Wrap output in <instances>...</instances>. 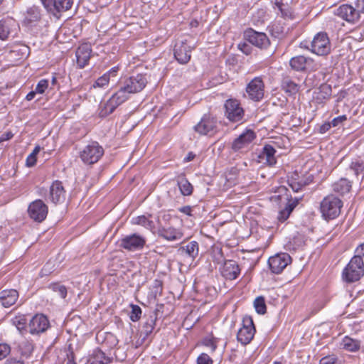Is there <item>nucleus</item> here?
I'll use <instances>...</instances> for the list:
<instances>
[{"label":"nucleus","instance_id":"nucleus-53","mask_svg":"<svg viewBox=\"0 0 364 364\" xmlns=\"http://www.w3.org/2000/svg\"><path fill=\"white\" fill-rule=\"evenodd\" d=\"M109 80L110 79L108 77V76L105 73L103 75H102L96 80L93 86L94 87H103L104 86L108 84Z\"/></svg>","mask_w":364,"mask_h":364},{"label":"nucleus","instance_id":"nucleus-30","mask_svg":"<svg viewBox=\"0 0 364 364\" xmlns=\"http://www.w3.org/2000/svg\"><path fill=\"white\" fill-rule=\"evenodd\" d=\"M275 6L279 11V14L284 20L290 21L294 19V11L287 3H284L282 0H275Z\"/></svg>","mask_w":364,"mask_h":364},{"label":"nucleus","instance_id":"nucleus-4","mask_svg":"<svg viewBox=\"0 0 364 364\" xmlns=\"http://www.w3.org/2000/svg\"><path fill=\"white\" fill-rule=\"evenodd\" d=\"M364 275L363 259L352 257L342 272V278L347 283L358 281Z\"/></svg>","mask_w":364,"mask_h":364},{"label":"nucleus","instance_id":"nucleus-63","mask_svg":"<svg viewBox=\"0 0 364 364\" xmlns=\"http://www.w3.org/2000/svg\"><path fill=\"white\" fill-rule=\"evenodd\" d=\"M298 203H299V199L298 198H295L293 201H289L288 203V204L287 205V206L285 207V208L287 210H289L291 209V213L292 210L294 209V208L298 204Z\"/></svg>","mask_w":364,"mask_h":364},{"label":"nucleus","instance_id":"nucleus-27","mask_svg":"<svg viewBox=\"0 0 364 364\" xmlns=\"http://www.w3.org/2000/svg\"><path fill=\"white\" fill-rule=\"evenodd\" d=\"M18 297V293L16 289H4L0 292V303L8 308L14 305Z\"/></svg>","mask_w":364,"mask_h":364},{"label":"nucleus","instance_id":"nucleus-5","mask_svg":"<svg viewBox=\"0 0 364 364\" xmlns=\"http://www.w3.org/2000/svg\"><path fill=\"white\" fill-rule=\"evenodd\" d=\"M334 14L349 23L358 21L360 14H364V0H357L355 8L348 4H343L335 10Z\"/></svg>","mask_w":364,"mask_h":364},{"label":"nucleus","instance_id":"nucleus-7","mask_svg":"<svg viewBox=\"0 0 364 364\" xmlns=\"http://www.w3.org/2000/svg\"><path fill=\"white\" fill-rule=\"evenodd\" d=\"M171 217L169 214H165L162 216L164 224L159 223L157 235L167 241H176L182 238L183 236V231L180 228L173 227L170 223H166Z\"/></svg>","mask_w":364,"mask_h":364},{"label":"nucleus","instance_id":"nucleus-60","mask_svg":"<svg viewBox=\"0 0 364 364\" xmlns=\"http://www.w3.org/2000/svg\"><path fill=\"white\" fill-rule=\"evenodd\" d=\"M353 257H358L363 259L364 257V242L359 245L355 250V255Z\"/></svg>","mask_w":364,"mask_h":364},{"label":"nucleus","instance_id":"nucleus-51","mask_svg":"<svg viewBox=\"0 0 364 364\" xmlns=\"http://www.w3.org/2000/svg\"><path fill=\"white\" fill-rule=\"evenodd\" d=\"M319 364H340V362L336 355H329L322 358Z\"/></svg>","mask_w":364,"mask_h":364},{"label":"nucleus","instance_id":"nucleus-12","mask_svg":"<svg viewBox=\"0 0 364 364\" xmlns=\"http://www.w3.org/2000/svg\"><path fill=\"white\" fill-rule=\"evenodd\" d=\"M289 65L292 70L298 72H312L318 69L319 65L312 58L304 55L291 58Z\"/></svg>","mask_w":364,"mask_h":364},{"label":"nucleus","instance_id":"nucleus-9","mask_svg":"<svg viewBox=\"0 0 364 364\" xmlns=\"http://www.w3.org/2000/svg\"><path fill=\"white\" fill-rule=\"evenodd\" d=\"M225 117L231 122L238 123L242 122L245 117V110L240 102L233 98L227 100L224 103Z\"/></svg>","mask_w":364,"mask_h":364},{"label":"nucleus","instance_id":"nucleus-45","mask_svg":"<svg viewBox=\"0 0 364 364\" xmlns=\"http://www.w3.org/2000/svg\"><path fill=\"white\" fill-rule=\"evenodd\" d=\"M41 151V146L37 145L35 146L33 151L27 156L26 160V165L28 167H33L36 165L37 161V154Z\"/></svg>","mask_w":364,"mask_h":364},{"label":"nucleus","instance_id":"nucleus-21","mask_svg":"<svg viewBox=\"0 0 364 364\" xmlns=\"http://www.w3.org/2000/svg\"><path fill=\"white\" fill-rule=\"evenodd\" d=\"M245 38L250 43L259 48H265L269 44V40L264 33L257 32L252 28L245 32Z\"/></svg>","mask_w":364,"mask_h":364},{"label":"nucleus","instance_id":"nucleus-20","mask_svg":"<svg viewBox=\"0 0 364 364\" xmlns=\"http://www.w3.org/2000/svg\"><path fill=\"white\" fill-rule=\"evenodd\" d=\"M29 333L38 335L45 332L50 327L48 318L43 314H36L28 323Z\"/></svg>","mask_w":364,"mask_h":364},{"label":"nucleus","instance_id":"nucleus-42","mask_svg":"<svg viewBox=\"0 0 364 364\" xmlns=\"http://www.w3.org/2000/svg\"><path fill=\"white\" fill-rule=\"evenodd\" d=\"M48 288L58 294L62 299H65L68 294V289L66 287L58 282L50 284Z\"/></svg>","mask_w":364,"mask_h":364},{"label":"nucleus","instance_id":"nucleus-25","mask_svg":"<svg viewBox=\"0 0 364 364\" xmlns=\"http://www.w3.org/2000/svg\"><path fill=\"white\" fill-rule=\"evenodd\" d=\"M240 274V268L237 262L232 259L225 260L221 267V274L226 279L234 280Z\"/></svg>","mask_w":364,"mask_h":364},{"label":"nucleus","instance_id":"nucleus-3","mask_svg":"<svg viewBox=\"0 0 364 364\" xmlns=\"http://www.w3.org/2000/svg\"><path fill=\"white\" fill-rule=\"evenodd\" d=\"M306 44L307 42H302L301 47H304L318 55H326L331 51L330 41L325 32L318 33L313 40L308 45Z\"/></svg>","mask_w":364,"mask_h":364},{"label":"nucleus","instance_id":"nucleus-47","mask_svg":"<svg viewBox=\"0 0 364 364\" xmlns=\"http://www.w3.org/2000/svg\"><path fill=\"white\" fill-rule=\"evenodd\" d=\"M13 323L19 330H23L27 326V319L24 316H18L13 319Z\"/></svg>","mask_w":364,"mask_h":364},{"label":"nucleus","instance_id":"nucleus-11","mask_svg":"<svg viewBox=\"0 0 364 364\" xmlns=\"http://www.w3.org/2000/svg\"><path fill=\"white\" fill-rule=\"evenodd\" d=\"M256 329L253 319L250 316H245L242 318V326L237 333V340L243 346L249 344L254 338Z\"/></svg>","mask_w":364,"mask_h":364},{"label":"nucleus","instance_id":"nucleus-59","mask_svg":"<svg viewBox=\"0 0 364 364\" xmlns=\"http://www.w3.org/2000/svg\"><path fill=\"white\" fill-rule=\"evenodd\" d=\"M238 48L245 55H250L252 53V47L247 43H239Z\"/></svg>","mask_w":364,"mask_h":364},{"label":"nucleus","instance_id":"nucleus-26","mask_svg":"<svg viewBox=\"0 0 364 364\" xmlns=\"http://www.w3.org/2000/svg\"><path fill=\"white\" fill-rule=\"evenodd\" d=\"M158 311V309H155L151 312L146 321L143 323L141 330V336H143V341H145L152 333L156 326Z\"/></svg>","mask_w":364,"mask_h":364},{"label":"nucleus","instance_id":"nucleus-15","mask_svg":"<svg viewBox=\"0 0 364 364\" xmlns=\"http://www.w3.org/2000/svg\"><path fill=\"white\" fill-rule=\"evenodd\" d=\"M291 262V257L288 253L282 252L270 257L268 259L269 267L274 274L281 273Z\"/></svg>","mask_w":364,"mask_h":364},{"label":"nucleus","instance_id":"nucleus-38","mask_svg":"<svg viewBox=\"0 0 364 364\" xmlns=\"http://www.w3.org/2000/svg\"><path fill=\"white\" fill-rule=\"evenodd\" d=\"M177 184L183 196H188L193 193V187L186 178H180L177 181Z\"/></svg>","mask_w":364,"mask_h":364},{"label":"nucleus","instance_id":"nucleus-35","mask_svg":"<svg viewBox=\"0 0 364 364\" xmlns=\"http://www.w3.org/2000/svg\"><path fill=\"white\" fill-rule=\"evenodd\" d=\"M178 251L194 259L198 255L199 245L196 241H191L186 245L181 246Z\"/></svg>","mask_w":364,"mask_h":364},{"label":"nucleus","instance_id":"nucleus-16","mask_svg":"<svg viewBox=\"0 0 364 364\" xmlns=\"http://www.w3.org/2000/svg\"><path fill=\"white\" fill-rule=\"evenodd\" d=\"M125 101H127L126 97H124L122 92H116L112 95L109 100L104 104L103 107H101L99 112L100 117L104 118L111 114L118 106Z\"/></svg>","mask_w":364,"mask_h":364},{"label":"nucleus","instance_id":"nucleus-32","mask_svg":"<svg viewBox=\"0 0 364 364\" xmlns=\"http://www.w3.org/2000/svg\"><path fill=\"white\" fill-rule=\"evenodd\" d=\"M351 187L352 182L346 178H341L332 186L333 191L341 195H344L348 193L350 191Z\"/></svg>","mask_w":364,"mask_h":364},{"label":"nucleus","instance_id":"nucleus-64","mask_svg":"<svg viewBox=\"0 0 364 364\" xmlns=\"http://www.w3.org/2000/svg\"><path fill=\"white\" fill-rule=\"evenodd\" d=\"M4 364H24V362L20 359L9 358L4 362Z\"/></svg>","mask_w":364,"mask_h":364},{"label":"nucleus","instance_id":"nucleus-41","mask_svg":"<svg viewBox=\"0 0 364 364\" xmlns=\"http://www.w3.org/2000/svg\"><path fill=\"white\" fill-rule=\"evenodd\" d=\"M41 20V12L38 7L29 8L25 16V23H33Z\"/></svg>","mask_w":364,"mask_h":364},{"label":"nucleus","instance_id":"nucleus-52","mask_svg":"<svg viewBox=\"0 0 364 364\" xmlns=\"http://www.w3.org/2000/svg\"><path fill=\"white\" fill-rule=\"evenodd\" d=\"M203 345L211 349V352H214L217 348L216 340L215 338H205L202 342Z\"/></svg>","mask_w":364,"mask_h":364},{"label":"nucleus","instance_id":"nucleus-39","mask_svg":"<svg viewBox=\"0 0 364 364\" xmlns=\"http://www.w3.org/2000/svg\"><path fill=\"white\" fill-rule=\"evenodd\" d=\"M331 86L328 84H322L319 87V92L316 97V100L319 103L323 102V100H328L331 98Z\"/></svg>","mask_w":364,"mask_h":364},{"label":"nucleus","instance_id":"nucleus-37","mask_svg":"<svg viewBox=\"0 0 364 364\" xmlns=\"http://www.w3.org/2000/svg\"><path fill=\"white\" fill-rule=\"evenodd\" d=\"M349 169L353 171L354 175L358 178L361 176V181L364 179V161L360 159H356L350 163Z\"/></svg>","mask_w":364,"mask_h":364},{"label":"nucleus","instance_id":"nucleus-33","mask_svg":"<svg viewBox=\"0 0 364 364\" xmlns=\"http://www.w3.org/2000/svg\"><path fill=\"white\" fill-rule=\"evenodd\" d=\"M281 86L282 90L289 95H295L299 90V85L289 76L283 77Z\"/></svg>","mask_w":364,"mask_h":364},{"label":"nucleus","instance_id":"nucleus-61","mask_svg":"<svg viewBox=\"0 0 364 364\" xmlns=\"http://www.w3.org/2000/svg\"><path fill=\"white\" fill-rule=\"evenodd\" d=\"M331 127H332V125L331 124V122H326L319 127V129H318L319 133L324 134V133L327 132Z\"/></svg>","mask_w":364,"mask_h":364},{"label":"nucleus","instance_id":"nucleus-40","mask_svg":"<svg viewBox=\"0 0 364 364\" xmlns=\"http://www.w3.org/2000/svg\"><path fill=\"white\" fill-rule=\"evenodd\" d=\"M344 95H341L336 100V104L333 109V112L336 114H346L349 112V107L343 101Z\"/></svg>","mask_w":364,"mask_h":364},{"label":"nucleus","instance_id":"nucleus-19","mask_svg":"<svg viewBox=\"0 0 364 364\" xmlns=\"http://www.w3.org/2000/svg\"><path fill=\"white\" fill-rule=\"evenodd\" d=\"M174 57L181 64H186L191 59V47L187 44V41L178 40L174 46Z\"/></svg>","mask_w":364,"mask_h":364},{"label":"nucleus","instance_id":"nucleus-48","mask_svg":"<svg viewBox=\"0 0 364 364\" xmlns=\"http://www.w3.org/2000/svg\"><path fill=\"white\" fill-rule=\"evenodd\" d=\"M55 270V265L53 262H46L41 270L40 276L41 277L50 274Z\"/></svg>","mask_w":364,"mask_h":364},{"label":"nucleus","instance_id":"nucleus-49","mask_svg":"<svg viewBox=\"0 0 364 364\" xmlns=\"http://www.w3.org/2000/svg\"><path fill=\"white\" fill-rule=\"evenodd\" d=\"M11 29L9 24H0V39L6 40L11 35Z\"/></svg>","mask_w":364,"mask_h":364},{"label":"nucleus","instance_id":"nucleus-14","mask_svg":"<svg viewBox=\"0 0 364 364\" xmlns=\"http://www.w3.org/2000/svg\"><path fill=\"white\" fill-rule=\"evenodd\" d=\"M287 178V183L294 192H299L314 180L312 175H303L296 171L292 172Z\"/></svg>","mask_w":364,"mask_h":364},{"label":"nucleus","instance_id":"nucleus-24","mask_svg":"<svg viewBox=\"0 0 364 364\" xmlns=\"http://www.w3.org/2000/svg\"><path fill=\"white\" fill-rule=\"evenodd\" d=\"M255 138V132L252 129H247L232 141V149L234 151H238L247 147Z\"/></svg>","mask_w":364,"mask_h":364},{"label":"nucleus","instance_id":"nucleus-62","mask_svg":"<svg viewBox=\"0 0 364 364\" xmlns=\"http://www.w3.org/2000/svg\"><path fill=\"white\" fill-rule=\"evenodd\" d=\"M55 88H59V85L55 74L54 73L52 76L50 85L49 84V91L54 90Z\"/></svg>","mask_w":364,"mask_h":364},{"label":"nucleus","instance_id":"nucleus-58","mask_svg":"<svg viewBox=\"0 0 364 364\" xmlns=\"http://www.w3.org/2000/svg\"><path fill=\"white\" fill-rule=\"evenodd\" d=\"M291 214V209L287 210L286 208L280 210L277 219L279 222L283 223L289 217Z\"/></svg>","mask_w":364,"mask_h":364},{"label":"nucleus","instance_id":"nucleus-54","mask_svg":"<svg viewBox=\"0 0 364 364\" xmlns=\"http://www.w3.org/2000/svg\"><path fill=\"white\" fill-rule=\"evenodd\" d=\"M11 353V347L5 343H0V360L5 358Z\"/></svg>","mask_w":364,"mask_h":364},{"label":"nucleus","instance_id":"nucleus-2","mask_svg":"<svg viewBox=\"0 0 364 364\" xmlns=\"http://www.w3.org/2000/svg\"><path fill=\"white\" fill-rule=\"evenodd\" d=\"M343 205V201L334 195L326 196L320 204L322 217L326 220L336 218L341 214Z\"/></svg>","mask_w":364,"mask_h":364},{"label":"nucleus","instance_id":"nucleus-18","mask_svg":"<svg viewBox=\"0 0 364 364\" xmlns=\"http://www.w3.org/2000/svg\"><path fill=\"white\" fill-rule=\"evenodd\" d=\"M48 206L39 199L31 203L28 208L30 218L37 222L44 220L48 215Z\"/></svg>","mask_w":364,"mask_h":364},{"label":"nucleus","instance_id":"nucleus-46","mask_svg":"<svg viewBox=\"0 0 364 364\" xmlns=\"http://www.w3.org/2000/svg\"><path fill=\"white\" fill-rule=\"evenodd\" d=\"M47 90H49L48 80L41 79L36 85L35 92H38V94H44Z\"/></svg>","mask_w":364,"mask_h":364},{"label":"nucleus","instance_id":"nucleus-6","mask_svg":"<svg viewBox=\"0 0 364 364\" xmlns=\"http://www.w3.org/2000/svg\"><path fill=\"white\" fill-rule=\"evenodd\" d=\"M41 2L55 21L63 17L73 4V0H41Z\"/></svg>","mask_w":364,"mask_h":364},{"label":"nucleus","instance_id":"nucleus-31","mask_svg":"<svg viewBox=\"0 0 364 364\" xmlns=\"http://www.w3.org/2000/svg\"><path fill=\"white\" fill-rule=\"evenodd\" d=\"M150 217H151V214H149L148 217L144 215L134 217L131 220V223L133 225L143 226L146 229L154 232L155 230V225L152 220H149V218Z\"/></svg>","mask_w":364,"mask_h":364},{"label":"nucleus","instance_id":"nucleus-8","mask_svg":"<svg viewBox=\"0 0 364 364\" xmlns=\"http://www.w3.org/2000/svg\"><path fill=\"white\" fill-rule=\"evenodd\" d=\"M104 154V149L97 141H92L80 152V158L85 164L97 163Z\"/></svg>","mask_w":364,"mask_h":364},{"label":"nucleus","instance_id":"nucleus-55","mask_svg":"<svg viewBox=\"0 0 364 364\" xmlns=\"http://www.w3.org/2000/svg\"><path fill=\"white\" fill-rule=\"evenodd\" d=\"M347 120V116L346 114H341L333 118L331 122L333 127H338L343 124Z\"/></svg>","mask_w":364,"mask_h":364},{"label":"nucleus","instance_id":"nucleus-50","mask_svg":"<svg viewBox=\"0 0 364 364\" xmlns=\"http://www.w3.org/2000/svg\"><path fill=\"white\" fill-rule=\"evenodd\" d=\"M152 293L154 296V297H156L157 296H161L162 294V289H163V283L159 279H155L153 282L152 285Z\"/></svg>","mask_w":364,"mask_h":364},{"label":"nucleus","instance_id":"nucleus-1","mask_svg":"<svg viewBox=\"0 0 364 364\" xmlns=\"http://www.w3.org/2000/svg\"><path fill=\"white\" fill-rule=\"evenodd\" d=\"M147 82L146 74L139 73L136 75L130 76L119 82L118 92H122L127 100L130 94L141 92L146 87Z\"/></svg>","mask_w":364,"mask_h":364},{"label":"nucleus","instance_id":"nucleus-28","mask_svg":"<svg viewBox=\"0 0 364 364\" xmlns=\"http://www.w3.org/2000/svg\"><path fill=\"white\" fill-rule=\"evenodd\" d=\"M113 358L107 355L100 348H97L93 350L90 358V364H109L112 362Z\"/></svg>","mask_w":364,"mask_h":364},{"label":"nucleus","instance_id":"nucleus-44","mask_svg":"<svg viewBox=\"0 0 364 364\" xmlns=\"http://www.w3.org/2000/svg\"><path fill=\"white\" fill-rule=\"evenodd\" d=\"M130 307L132 309L129 314L130 320L133 322L139 321L142 314V310L140 306L136 304H131Z\"/></svg>","mask_w":364,"mask_h":364},{"label":"nucleus","instance_id":"nucleus-56","mask_svg":"<svg viewBox=\"0 0 364 364\" xmlns=\"http://www.w3.org/2000/svg\"><path fill=\"white\" fill-rule=\"evenodd\" d=\"M212 358L205 353H201L197 358V364H213Z\"/></svg>","mask_w":364,"mask_h":364},{"label":"nucleus","instance_id":"nucleus-13","mask_svg":"<svg viewBox=\"0 0 364 364\" xmlns=\"http://www.w3.org/2000/svg\"><path fill=\"white\" fill-rule=\"evenodd\" d=\"M146 238L137 233L126 235L119 240V247L134 252L142 250L146 245Z\"/></svg>","mask_w":364,"mask_h":364},{"label":"nucleus","instance_id":"nucleus-36","mask_svg":"<svg viewBox=\"0 0 364 364\" xmlns=\"http://www.w3.org/2000/svg\"><path fill=\"white\" fill-rule=\"evenodd\" d=\"M102 338V343L107 348H112L118 343L117 337L110 332H106L103 334H97V340L100 341Z\"/></svg>","mask_w":364,"mask_h":364},{"label":"nucleus","instance_id":"nucleus-34","mask_svg":"<svg viewBox=\"0 0 364 364\" xmlns=\"http://www.w3.org/2000/svg\"><path fill=\"white\" fill-rule=\"evenodd\" d=\"M361 342L359 340L352 338L348 336L342 339L341 345L342 348L349 352H357L360 348Z\"/></svg>","mask_w":364,"mask_h":364},{"label":"nucleus","instance_id":"nucleus-22","mask_svg":"<svg viewBox=\"0 0 364 364\" xmlns=\"http://www.w3.org/2000/svg\"><path fill=\"white\" fill-rule=\"evenodd\" d=\"M92 51L91 45L88 43H84L77 47L75 50V57L79 68L82 69L88 64Z\"/></svg>","mask_w":364,"mask_h":364},{"label":"nucleus","instance_id":"nucleus-43","mask_svg":"<svg viewBox=\"0 0 364 364\" xmlns=\"http://www.w3.org/2000/svg\"><path fill=\"white\" fill-rule=\"evenodd\" d=\"M255 311L259 314H264L267 311V306L264 296H257L254 301Z\"/></svg>","mask_w":364,"mask_h":364},{"label":"nucleus","instance_id":"nucleus-10","mask_svg":"<svg viewBox=\"0 0 364 364\" xmlns=\"http://www.w3.org/2000/svg\"><path fill=\"white\" fill-rule=\"evenodd\" d=\"M193 129L200 135L213 136L218 132V120L210 113L204 114Z\"/></svg>","mask_w":364,"mask_h":364},{"label":"nucleus","instance_id":"nucleus-57","mask_svg":"<svg viewBox=\"0 0 364 364\" xmlns=\"http://www.w3.org/2000/svg\"><path fill=\"white\" fill-rule=\"evenodd\" d=\"M292 242L296 248H299L305 245V237L303 235L298 234L292 239Z\"/></svg>","mask_w":364,"mask_h":364},{"label":"nucleus","instance_id":"nucleus-23","mask_svg":"<svg viewBox=\"0 0 364 364\" xmlns=\"http://www.w3.org/2000/svg\"><path fill=\"white\" fill-rule=\"evenodd\" d=\"M65 193L63 183L56 180L50 186L49 199L54 204L63 203L65 200Z\"/></svg>","mask_w":364,"mask_h":364},{"label":"nucleus","instance_id":"nucleus-29","mask_svg":"<svg viewBox=\"0 0 364 364\" xmlns=\"http://www.w3.org/2000/svg\"><path fill=\"white\" fill-rule=\"evenodd\" d=\"M276 150L270 144H266L264 146L262 152L259 155V158L262 160L265 159L268 166H272L277 163V159L275 157Z\"/></svg>","mask_w":364,"mask_h":364},{"label":"nucleus","instance_id":"nucleus-17","mask_svg":"<svg viewBox=\"0 0 364 364\" xmlns=\"http://www.w3.org/2000/svg\"><path fill=\"white\" fill-rule=\"evenodd\" d=\"M246 92L253 101L259 102L264 97V84L259 77L252 79L247 85Z\"/></svg>","mask_w":364,"mask_h":364}]
</instances>
